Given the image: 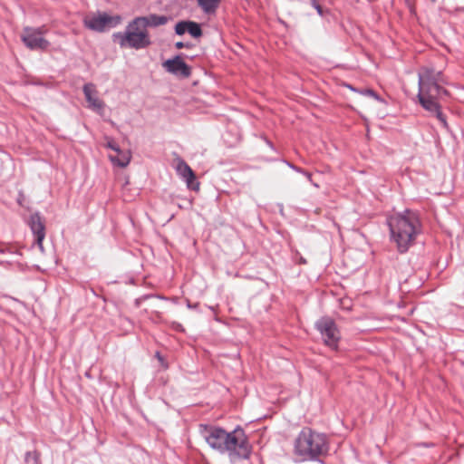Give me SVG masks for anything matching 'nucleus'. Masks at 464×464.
<instances>
[{
    "mask_svg": "<svg viewBox=\"0 0 464 464\" xmlns=\"http://www.w3.org/2000/svg\"><path fill=\"white\" fill-rule=\"evenodd\" d=\"M418 94L417 99L420 105L430 114L434 116L448 129L446 116L442 112L440 100L448 94L443 87L447 82L440 71L431 67H421L418 72Z\"/></svg>",
    "mask_w": 464,
    "mask_h": 464,
    "instance_id": "f257e3e1",
    "label": "nucleus"
},
{
    "mask_svg": "<svg viewBox=\"0 0 464 464\" xmlns=\"http://www.w3.org/2000/svg\"><path fill=\"white\" fill-rule=\"evenodd\" d=\"M387 223L392 241L396 244L401 253L406 252L420 231V223L417 215L411 210H406L402 214L390 217Z\"/></svg>",
    "mask_w": 464,
    "mask_h": 464,
    "instance_id": "f03ea898",
    "label": "nucleus"
},
{
    "mask_svg": "<svg viewBox=\"0 0 464 464\" xmlns=\"http://www.w3.org/2000/svg\"><path fill=\"white\" fill-rule=\"evenodd\" d=\"M328 450L325 435L310 428H304L295 440V454L302 460L317 459L327 454Z\"/></svg>",
    "mask_w": 464,
    "mask_h": 464,
    "instance_id": "7ed1b4c3",
    "label": "nucleus"
},
{
    "mask_svg": "<svg viewBox=\"0 0 464 464\" xmlns=\"http://www.w3.org/2000/svg\"><path fill=\"white\" fill-rule=\"evenodd\" d=\"M251 452L252 446L242 428L237 427L227 433L224 454L228 456L230 462L247 459Z\"/></svg>",
    "mask_w": 464,
    "mask_h": 464,
    "instance_id": "20e7f679",
    "label": "nucleus"
},
{
    "mask_svg": "<svg viewBox=\"0 0 464 464\" xmlns=\"http://www.w3.org/2000/svg\"><path fill=\"white\" fill-rule=\"evenodd\" d=\"M83 24L86 28L94 32H104L107 29L116 27L121 22L120 15H110L107 13H92L84 16Z\"/></svg>",
    "mask_w": 464,
    "mask_h": 464,
    "instance_id": "39448f33",
    "label": "nucleus"
},
{
    "mask_svg": "<svg viewBox=\"0 0 464 464\" xmlns=\"http://www.w3.org/2000/svg\"><path fill=\"white\" fill-rule=\"evenodd\" d=\"M199 431L211 449L224 454L228 433L227 430L217 426L200 424Z\"/></svg>",
    "mask_w": 464,
    "mask_h": 464,
    "instance_id": "423d86ee",
    "label": "nucleus"
},
{
    "mask_svg": "<svg viewBox=\"0 0 464 464\" xmlns=\"http://www.w3.org/2000/svg\"><path fill=\"white\" fill-rule=\"evenodd\" d=\"M315 328L320 333L325 345L333 350H336L338 348L341 335L336 324L332 318H320L315 323Z\"/></svg>",
    "mask_w": 464,
    "mask_h": 464,
    "instance_id": "0eeeda50",
    "label": "nucleus"
},
{
    "mask_svg": "<svg viewBox=\"0 0 464 464\" xmlns=\"http://www.w3.org/2000/svg\"><path fill=\"white\" fill-rule=\"evenodd\" d=\"M47 31L45 25L36 28L24 27L21 34V40L31 50H45L50 45V43L44 38Z\"/></svg>",
    "mask_w": 464,
    "mask_h": 464,
    "instance_id": "6e6552de",
    "label": "nucleus"
},
{
    "mask_svg": "<svg viewBox=\"0 0 464 464\" xmlns=\"http://www.w3.org/2000/svg\"><path fill=\"white\" fill-rule=\"evenodd\" d=\"M113 38L118 42L121 47H129L136 50L144 49L151 44L149 34L139 33L133 31H124L115 33Z\"/></svg>",
    "mask_w": 464,
    "mask_h": 464,
    "instance_id": "1a4fd4ad",
    "label": "nucleus"
},
{
    "mask_svg": "<svg viewBox=\"0 0 464 464\" xmlns=\"http://www.w3.org/2000/svg\"><path fill=\"white\" fill-rule=\"evenodd\" d=\"M176 171L186 182L188 188L193 190L199 189V182L197 181L194 171L184 160L180 158L177 159Z\"/></svg>",
    "mask_w": 464,
    "mask_h": 464,
    "instance_id": "9d476101",
    "label": "nucleus"
},
{
    "mask_svg": "<svg viewBox=\"0 0 464 464\" xmlns=\"http://www.w3.org/2000/svg\"><path fill=\"white\" fill-rule=\"evenodd\" d=\"M163 67L170 73L187 78L190 75V67L177 55L173 59H169L163 63Z\"/></svg>",
    "mask_w": 464,
    "mask_h": 464,
    "instance_id": "9b49d317",
    "label": "nucleus"
},
{
    "mask_svg": "<svg viewBox=\"0 0 464 464\" xmlns=\"http://www.w3.org/2000/svg\"><path fill=\"white\" fill-rule=\"evenodd\" d=\"M85 99L89 103V108L92 110L101 112L104 109V102L97 97L96 87L93 83H86L82 88Z\"/></svg>",
    "mask_w": 464,
    "mask_h": 464,
    "instance_id": "f8f14e48",
    "label": "nucleus"
},
{
    "mask_svg": "<svg viewBox=\"0 0 464 464\" xmlns=\"http://www.w3.org/2000/svg\"><path fill=\"white\" fill-rule=\"evenodd\" d=\"M30 227L35 236V241L41 250H43V240L45 237V227L39 214H33L29 220Z\"/></svg>",
    "mask_w": 464,
    "mask_h": 464,
    "instance_id": "ddd939ff",
    "label": "nucleus"
},
{
    "mask_svg": "<svg viewBox=\"0 0 464 464\" xmlns=\"http://www.w3.org/2000/svg\"><path fill=\"white\" fill-rule=\"evenodd\" d=\"M140 20H138V21L140 23H143L144 25L147 26V28L149 26L157 27L160 25H163V24H167V22L169 21V17H167L165 15L155 14H151L147 16H140Z\"/></svg>",
    "mask_w": 464,
    "mask_h": 464,
    "instance_id": "4468645a",
    "label": "nucleus"
},
{
    "mask_svg": "<svg viewBox=\"0 0 464 464\" xmlns=\"http://www.w3.org/2000/svg\"><path fill=\"white\" fill-rule=\"evenodd\" d=\"M198 5L207 14H213L217 12L221 0H197Z\"/></svg>",
    "mask_w": 464,
    "mask_h": 464,
    "instance_id": "2eb2a0df",
    "label": "nucleus"
},
{
    "mask_svg": "<svg viewBox=\"0 0 464 464\" xmlns=\"http://www.w3.org/2000/svg\"><path fill=\"white\" fill-rule=\"evenodd\" d=\"M130 158L131 155L130 151H121L120 150V152H117L116 156H111V160L116 165L124 168L130 163Z\"/></svg>",
    "mask_w": 464,
    "mask_h": 464,
    "instance_id": "dca6fc26",
    "label": "nucleus"
},
{
    "mask_svg": "<svg viewBox=\"0 0 464 464\" xmlns=\"http://www.w3.org/2000/svg\"><path fill=\"white\" fill-rule=\"evenodd\" d=\"M138 20H140V17L134 18L131 22H130L126 27L125 31H133L136 34L139 33H144L149 34L147 30V26L144 25L143 23L139 22Z\"/></svg>",
    "mask_w": 464,
    "mask_h": 464,
    "instance_id": "f3484780",
    "label": "nucleus"
},
{
    "mask_svg": "<svg viewBox=\"0 0 464 464\" xmlns=\"http://www.w3.org/2000/svg\"><path fill=\"white\" fill-rule=\"evenodd\" d=\"M41 455L37 450L27 451L24 457L25 464H41Z\"/></svg>",
    "mask_w": 464,
    "mask_h": 464,
    "instance_id": "a211bd4d",
    "label": "nucleus"
},
{
    "mask_svg": "<svg viewBox=\"0 0 464 464\" xmlns=\"http://www.w3.org/2000/svg\"><path fill=\"white\" fill-rule=\"evenodd\" d=\"M187 32L195 38L200 37L202 35L200 25L196 22L188 21Z\"/></svg>",
    "mask_w": 464,
    "mask_h": 464,
    "instance_id": "6ab92c4d",
    "label": "nucleus"
},
{
    "mask_svg": "<svg viewBox=\"0 0 464 464\" xmlns=\"http://www.w3.org/2000/svg\"><path fill=\"white\" fill-rule=\"evenodd\" d=\"M188 22H185V21L179 22L175 26L176 34L179 35L184 34L188 30Z\"/></svg>",
    "mask_w": 464,
    "mask_h": 464,
    "instance_id": "aec40b11",
    "label": "nucleus"
},
{
    "mask_svg": "<svg viewBox=\"0 0 464 464\" xmlns=\"http://www.w3.org/2000/svg\"><path fill=\"white\" fill-rule=\"evenodd\" d=\"M361 93L364 94V95H368V96H371L376 100H379V96L376 94V92L372 90V89H365L363 91L361 92Z\"/></svg>",
    "mask_w": 464,
    "mask_h": 464,
    "instance_id": "412c9836",
    "label": "nucleus"
},
{
    "mask_svg": "<svg viewBox=\"0 0 464 464\" xmlns=\"http://www.w3.org/2000/svg\"><path fill=\"white\" fill-rule=\"evenodd\" d=\"M107 147L113 150L116 152H120V147L113 140H109L107 142Z\"/></svg>",
    "mask_w": 464,
    "mask_h": 464,
    "instance_id": "4be33fe9",
    "label": "nucleus"
},
{
    "mask_svg": "<svg viewBox=\"0 0 464 464\" xmlns=\"http://www.w3.org/2000/svg\"><path fill=\"white\" fill-rule=\"evenodd\" d=\"M312 5L317 11L318 14L322 16L323 15V9H322V6L316 2V0H312Z\"/></svg>",
    "mask_w": 464,
    "mask_h": 464,
    "instance_id": "5701e85b",
    "label": "nucleus"
},
{
    "mask_svg": "<svg viewBox=\"0 0 464 464\" xmlns=\"http://www.w3.org/2000/svg\"><path fill=\"white\" fill-rule=\"evenodd\" d=\"M286 165L291 168L292 169H294L295 171L296 172H299V173H303L304 172V169H302L301 168L299 167H296L295 165L288 162V161H285Z\"/></svg>",
    "mask_w": 464,
    "mask_h": 464,
    "instance_id": "b1692460",
    "label": "nucleus"
},
{
    "mask_svg": "<svg viewBox=\"0 0 464 464\" xmlns=\"http://www.w3.org/2000/svg\"><path fill=\"white\" fill-rule=\"evenodd\" d=\"M302 174H304V175L307 178V179H308V180H309V181H310V182H311L314 187H316V188H318V187H319V186H318V184H316V183H314V182H313V180H312V175H311V173H310V172H307V171L304 170V172H303Z\"/></svg>",
    "mask_w": 464,
    "mask_h": 464,
    "instance_id": "393cba45",
    "label": "nucleus"
},
{
    "mask_svg": "<svg viewBox=\"0 0 464 464\" xmlns=\"http://www.w3.org/2000/svg\"><path fill=\"white\" fill-rule=\"evenodd\" d=\"M188 46H189V45H188V44H184V43H182V42H177V43L175 44V47H176L177 49H182V48H184V47H188Z\"/></svg>",
    "mask_w": 464,
    "mask_h": 464,
    "instance_id": "a878e982",
    "label": "nucleus"
},
{
    "mask_svg": "<svg viewBox=\"0 0 464 464\" xmlns=\"http://www.w3.org/2000/svg\"><path fill=\"white\" fill-rule=\"evenodd\" d=\"M7 251H8V247L0 244V254H5Z\"/></svg>",
    "mask_w": 464,
    "mask_h": 464,
    "instance_id": "bb28decb",
    "label": "nucleus"
},
{
    "mask_svg": "<svg viewBox=\"0 0 464 464\" xmlns=\"http://www.w3.org/2000/svg\"><path fill=\"white\" fill-rule=\"evenodd\" d=\"M300 261H301L302 263H304V264H305V263H306V261H305L304 258H301V259H300Z\"/></svg>",
    "mask_w": 464,
    "mask_h": 464,
    "instance_id": "cd10ccee",
    "label": "nucleus"
},
{
    "mask_svg": "<svg viewBox=\"0 0 464 464\" xmlns=\"http://www.w3.org/2000/svg\"><path fill=\"white\" fill-rule=\"evenodd\" d=\"M179 327H181V325H180V324H176V329H179Z\"/></svg>",
    "mask_w": 464,
    "mask_h": 464,
    "instance_id": "c85d7f7f",
    "label": "nucleus"
},
{
    "mask_svg": "<svg viewBox=\"0 0 464 464\" xmlns=\"http://www.w3.org/2000/svg\"><path fill=\"white\" fill-rule=\"evenodd\" d=\"M432 2H435L436 0H431Z\"/></svg>",
    "mask_w": 464,
    "mask_h": 464,
    "instance_id": "c756f323",
    "label": "nucleus"
}]
</instances>
